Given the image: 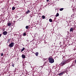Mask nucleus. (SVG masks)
<instances>
[{"instance_id": "25", "label": "nucleus", "mask_w": 76, "mask_h": 76, "mask_svg": "<svg viewBox=\"0 0 76 76\" xmlns=\"http://www.w3.org/2000/svg\"><path fill=\"white\" fill-rule=\"evenodd\" d=\"M11 66H12L13 67H14V64L11 65Z\"/></svg>"}, {"instance_id": "24", "label": "nucleus", "mask_w": 76, "mask_h": 76, "mask_svg": "<svg viewBox=\"0 0 76 76\" xmlns=\"http://www.w3.org/2000/svg\"><path fill=\"white\" fill-rule=\"evenodd\" d=\"M2 35V34H0V37H1Z\"/></svg>"}, {"instance_id": "20", "label": "nucleus", "mask_w": 76, "mask_h": 76, "mask_svg": "<svg viewBox=\"0 0 76 76\" xmlns=\"http://www.w3.org/2000/svg\"><path fill=\"white\" fill-rule=\"evenodd\" d=\"M28 28H29V26H26V28L27 29H28Z\"/></svg>"}, {"instance_id": "11", "label": "nucleus", "mask_w": 76, "mask_h": 76, "mask_svg": "<svg viewBox=\"0 0 76 76\" xmlns=\"http://www.w3.org/2000/svg\"><path fill=\"white\" fill-rule=\"evenodd\" d=\"M35 54V55L36 56H37L39 54V52H36L35 53H34Z\"/></svg>"}, {"instance_id": "16", "label": "nucleus", "mask_w": 76, "mask_h": 76, "mask_svg": "<svg viewBox=\"0 0 76 76\" xmlns=\"http://www.w3.org/2000/svg\"><path fill=\"white\" fill-rule=\"evenodd\" d=\"M49 22H52L53 21V20H52V19L50 18L49 19Z\"/></svg>"}, {"instance_id": "6", "label": "nucleus", "mask_w": 76, "mask_h": 76, "mask_svg": "<svg viewBox=\"0 0 76 76\" xmlns=\"http://www.w3.org/2000/svg\"><path fill=\"white\" fill-rule=\"evenodd\" d=\"M62 59L63 60L65 61H66V57L65 56H63L62 58Z\"/></svg>"}, {"instance_id": "30", "label": "nucleus", "mask_w": 76, "mask_h": 76, "mask_svg": "<svg viewBox=\"0 0 76 76\" xmlns=\"http://www.w3.org/2000/svg\"><path fill=\"white\" fill-rule=\"evenodd\" d=\"M75 63L76 64V59H75Z\"/></svg>"}, {"instance_id": "15", "label": "nucleus", "mask_w": 76, "mask_h": 76, "mask_svg": "<svg viewBox=\"0 0 76 76\" xmlns=\"http://www.w3.org/2000/svg\"><path fill=\"white\" fill-rule=\"evenodd\" d=\"M26 35V32L24 33H23V36H25Z\"/></svg>"}, {"instance_id": "18", "label": "nucleus", "mask_w": 76, "mask_h": 76, "mask_svg": "<svg viewBox=\"0 0 76 76\" xmlns=\"http://www.w3.org/2000/svg\"><path fill=\"white\" fill-rule=\"evenodd\" d=\"M64 9V8H61L60 9V11H63Z\"/></svg>"}, {"instance_id": "19", "label": "nucleus", "mask_w": 76, "mask_h": 76, "mask_svg": "<svg viewBox=\"0 0 76 76\" xmlns=\"http://www.w3.org/2000/svg\"><path fill=\"white\" fill-rule=\"evenodd\" d=\"M59 15V14L58 13H57L56 14V17H57Z\"/></svg>"}, {"instance_id": "7", "label": "nucleus", "mask_w": 76, "mask_h": 76, "mask_svg": "<svg viewBox=\"0 0 76 76\" xmlns=\"http://www.w3.org/2000/svg\"><path fill=\"white\" fill-rule=\"evenodd\" d=\"M64 73H65L62 72V73H59L58 74V75L59 76H62Z\"/></svg>"}, {"instance_id": "3", "label": "nucleus", "mask_w": 76, "mask_h": 76, "mask_svg": "<svg viewBox=\"0 0 76 76\" xmlns=\"http://www.w3.org/2000/svg\"><path fill=\"white\" fill-rule=\"evenodd\" d=\"M15 45V43H14L13 42H11L9 44V45H8V47H10V48H12Z\"/></svg>"}, {"instance_id": "13", "label": "nucleus", "mask_w": 76, "mask_h": 76, "mask_svg": "<svg viewBox=\"0 0 76 76\" xmlns=\"http://www.w3.org/2000/svg\"><path fill=\"white\" fill-rule=\"evenodd\" d=\"M42 18L43 19H44L45 18V15H42Z\"/></svg>"}, {"instance_id": "12", "label": "nucleus", "mask_w": 76, "mask_h": 76, "mask_svg": "<svg viewBox=\"0 0 76 76\" xmlns=\"http://www.w3.org/2000/svg\"><path fill=\"white\" fill-rule=\"evenodd\" d=\"M11 38H10L9 39H8L7 43H9V42H10L9 41H11Z\"/></svg>"}, {"instance_id": "23", "label": "nucleus", "mask_w": 76, "mask_h": 76, "mask_svg": "<svg viewBox=\"0 0 76 76\" xmlns=\"http://www.w3.org/2000/svg\"><path fill=\"white\" fill-rule=\"evenodd\" d=\"M47 63V61H46L45 62H44V64H45Z\"/></svg>"}, {"instance_id": "8", "label": "nucleus", "mask_w": 76, "mask_h": 76, "mask_svg": "<svg viewBox=\"0 0 76 76\" xmlns=\"http://www.w3.org/2000/svg\"><path fill=\"white\" fill-rule=\"evenodd\" d=\"M12 23H7V26H10L11 25Z\"/></svg>"}, {"instance_id": "26", "label": "nucleus", "mask_w": 76, "mask_h": 76, "mask_svg": "<svg viewBox=\"0 0 76 76\" xmlns=\"http://www.w3.org/2000/svg\"><path fill=\"white\" fill-rule=\"evenodd\" d=\"M13 22L14 23H16V21L15 20L13 21Z\"/></svg>"}, {"instance_id": "17", "label": "nucleus", "mask_w": 76, "mask_h": 76, "mask_svg": "<svg viewBox=\"0 0 76 76\" xmlns=\"http://www.w3.org/2000/svg\"><path fill=\"white\" fill-rule=\"evenodd\" d=\"M25 49V48H23V49H21V52H22Z\"/></svg>"}, {"instance_id": "29", "label": "nucleus", "mask_w": 76, "mask_h": 76, "mask_svg": "<svg viewBox=\"0 0 76 76\" xmlns=\"http://www.w3.org/2000/svg\"><path fill=\"white\" fill-rule=\"evenodd\" d=\"M47 2H48L49 1V0H46Z\"/></svg>"}, {"instance_id": "21", "label": "nucleus", "mask_w": 76, "mask_h": 76, "mask_svg": "<svg viewBox=\"0 0 76 76\" xmlns=\"http://www.w3.org/2000/svg\"><path fill=\"white\" fill-rule=\"evenodd\" d=\"M15 24V23H12V25H14Z\"/></svg>"}, {"instance_id": "4", "label": "nucleus", "mask_w": 76, "mask_h": 76, "mask_svg": "<svg viewBox=\"0 0 76 76\" xmlns=\"http://www.w3.org/2000/svg\"><path fill=\"white\" fill-rule=\"evenodd\" d=\"M3 34L4 35H7V31H4L3 32Z\"/></svg>"}, {"instance_id": "5", "label": "nucleus", "mask_w": 76, "mask_h": 76, "mask_svg": "<svg viewBox=\"0 0 76 76\" xmlns=\"http://www.w3.org/2000/svg\"><path fill=\"white\" fill-rule=\"evenodd\" d=\"M73 31H74V29L73 27H72L70 28V32H73Z\"/></svg>"}, {"instance_id": "28", "label": "nucleus", "mask_w": 76, "mask_h": 76, "mask_svg": "<svg viewBox=\"0 0 76 76\" xmlns=\"http://www.w3.org/2000/svg\"><path fill=\"white\" fill-rule=\"evenodd\" d=\"M5 29L4 28V29H3V30H2V31H5Z\"/></svg>"}, {"instance_id": "22", "label": "nucleus", "mask_w": 76, "mask_h": 76, "mask_svg": "<svg viewBox=\"0 0 76 76\" xmlns=\"http://www.w3.org/2000/svg\"><path fill=\"white\" fill-rule=\"evenodd\" d=\"M3 55H4V53H1V56H3Z\"/></svg>"}, {"instance_id": "10", "label": "nucleus", "mask_w": 76, "mask_h": 76, "mask_svg": "<svg viewBox=\"0 0 76 76\" xmlns=\"http://www.w3.org/2000/svg\"><path fill=\"white\" fill-rule=\"evenodd\" d=\"M31 11H30L29 10H28L26 12V14H28L29 13H30Z\"/></svg>"}, {"instance_id": "1", "label": "nucleus", "mask_w": 76, "mask_h": 76, "mask_svg": "<svg viewBox=\"0 0 76 76\" xmlns=\"http://www.w3.org/2000/svg\"><path fill=\"white\" fill-rule=\"evenodd\" d=\"M71 59H68V60H66V61H63L60 64H59V65L60 66H63L65 65L67 63V62H69L70 61H71Z\"/></svg>"}, {"instance_id": "9", "label": "nucleus", "mask_w": 76, "mask_h": 76, "mask_svg": "<svg viewBox=\"0 0 76 76\" xmlns=\"http://www.w3.org/2000/svg\"><path fill=\"white\" fill-rule=\"evenodd\" d=\"M22 57L23 58H26V56L24 55H22Z\"/></svg>"}, {"instance_id": "2", "label": "nucleus", "mask_w": 76, "mask_h": 76, "mask_svg": "<svg viewBox=\"0 0 76 76\" xmlns=\"http://www.w3.org/2000/svg\"><path fill=\"white\" fill-rule=\"evenodd\" d=\"M48 59L50 63H53L54 62V60L53 58H49Z\"/></svg>"}, {"instance_id": "27", "label": "nucleus", "mask_w": 76, "mask_h": 76, "mask_svg": "<svg viewBox=\"0 0 76 76\" xmlns=\"http://www.w3.org/2000/svg\"><path fill=\"white\" fill-rule=\"evenodd\" d=\"M30 18H32V16H31V15H30Z\"/></svg>"}, {"instance_id": "14", "label": "nucleus", "mask_w": 76, "mask_h": 76, "mask_svg": "<svg viewBox=\"0 0 76 76\" xmlns=\"http://www.w3.org/2000/svg\"><path fill=\"white\" fill-rule=\"evenodd\" d=\"M15 7H12V10H15Z\"/></svg>"}]
</instances>
